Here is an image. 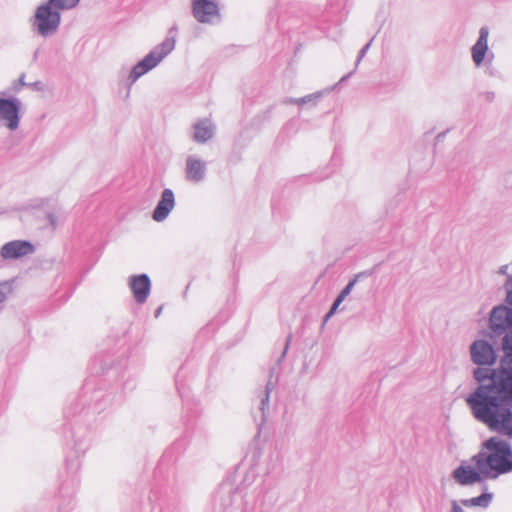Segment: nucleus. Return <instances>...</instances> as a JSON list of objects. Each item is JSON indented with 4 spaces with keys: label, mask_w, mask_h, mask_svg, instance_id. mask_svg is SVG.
Wrapping results in <instances>:
<instances>
[{
    "label": "nucleus",
    "mask_w": 512,
    "mask_h": 512,
    "mask_svg": "<svg viewBox=\"0 0 512 512\" xmlns=\"http://www.w3.org/2000/svg\"><path fill=\"white\" fill-rule=\"evenodd\" d=\"M27 87H31L35 91H42L44 84L41 81H35L32 83H27Z\"/></svg>",
    "instance_id": "obj_20"
},
{
    "label": "nucleus",
    "mask_w": 512,
    "mask_h": 512,
    "mask_svg": "<svg viewBox=\"0 0 512 512\" xmlns=\"http://www.w3.org/2000/svg\"><path fill=\"white\" fill-rule=\"evenodd\" d=\"M186 179L188 181L199 183L205 179L206 163L194 156H188L186 159Z\"/></svg>",
    "instance_id": "obj_13"
},
{
    "label": "nucleus",
    "mask_w": 512,
    "mask_h": 512,
    "mask_svg": "<svg viewBox=\"0 0 512 512\" xmlns=\"http://www.w3.org/2000/svg\"><path fill=\"white\" fill-rule=\"evenodd\" d=\"M25 76H26V75H25V73H22V74L20 75V77L18 78V80H17V84H18L19 86H21V87H22V86H27V83L25 82Z\"/></svg>",
    "instance_id": "obj_22"
},
{
    "label": "nucleus",
    "mask_w": 512,
    "mask_h": 512,
    "mask_svg": "<svg viewBox=\"0 0 512 512\" xmlns=\"http://www.w3.org/2000/svg\"><path fill=\"white\" fill-rule=\"evenodd\" d=\"M473 465L462 463L453 471V478L460 485H472L482 481L484 473L473 462Z\"/></svg>",
    "instance_id": "obj_8"
},
{
    "label": "nucleus",
    "mask_w": 512,
    "mask_h": 512,
    "mask_svg": "<svg viewBox=\"0 0 512 512\" xmlns=\"http://www.w3.org/2000/svg\"><path fill=\"white\" fill-rule=\"evenodd\" d=\"M355 280H352L348 283V285L341 291L335 302L333 303L330 311L327 313L325 317V321H327L337 310L338 306L344 301V299L350 294L354 284Z\"/></svg>",
    "instance_id": "obj_15"
},
{
    "label": "nucleus",
    "mask_w": 512,
    "mask_h": 512,
    "mask_svg": "<svg viewBox=\"0 0 512 512\" xmlns=\"http://www.w3.org/2000/svg\"><path fill=\"white\" fill-rule=\"evenodd\" d=\"M325 91H317L312 94H308L304 97H300L297 100V105L302 106L304 104L316 105L317 101L323 96Z\"/></svg>",
    "instance_id": "obj_17"
},
{
    "label": "nucleus",
    "mask_w": 512,
    "mask_h": 512,
    "mask_svg": "<svg viewBox=\"0 0 512 512\" xmlns=\"http://www.w3.org/2000/svg\"><path fill=\"white\" fill-rule=\"evenodd\" d=\"M24 113L23 103L19 98L0 97V126L11 132L18 130Z\"/></svg>",
    "instance_id": "obj_5"
},
{
    "label": "nucleus",
    "mask_w": 512,
    "mask_h": 512,
    "mask_svg": "<svg viewBox=\"0 0 512 512\" xmlns=\"http://www.w3.org/2000/svg\"><path fill=\"white\" fill-rule=\"evenodd\" d=\"M447 132H448V130H446V131H443V132L439 133V134L435 137V141H436V142L442 141V140L445 138V136H446Z\"/></svg>",
    "instance_id": "obj_25"
},
{
    "label": "nucleus",
    "mask_w": 512,
    "mask_h": 512,
    "mask_svg": "<svg viewBox=\"0 0 512 512\" xmlns=\"http://www.w3.org/2000/svg\"><path fill=\"white\" fill-rule=\"evenodd\" d=\"M505 289L509 306L495 307L490 315L492 332L504 335L500 366L474 371L479 386L466 398V403L475 419L489 430L512 439V277L507 279Z\"/></svg>",
    "instance_id": "obj_1"
},
{
    "label": "nucleus",
    "mask_w": 512,
    "mask_h": 512,
    "mask_svg": "<svg viewBox=\"0 0 512 512\" xmlns=\"http://www.w3.org/2000/svg\"><path fill=\"white\" fill-rule=\"evenodd\" d=\"M352 73H353V72H349L348 74L344 75V76L340 79L339 83H342V82L346 81V80H347V79L352 75Z\"/></svg>",
    "instance_id": "obj_28"
},
{
    "label": "nucleus",
    "mask_w": 512,
    "mask_h": 512,
    "mask_svg": "<svg viewBox=\"0 0 512 512\" xmlns=\"http://www.w3.org/2000/svg\"><path fill=\"white\" fill-rule=\"evenodd\" d=\"M374 38L370 39V41L365 44L359 51L358 53V56H357V59H356V66H358V64L361 62L362 58L366 55V53L368 52L370 46H371V43L373 41Z\"/></svg>",
    "instance_id": "obj_18"
},
{
    "label": "nucleus",
    "mask_w": 512,
    "mask_h": 512,
    "mask_svg": "<svg viewBox=\"0 0 512 512\" xmlns=\"http://www.w3.org/2000/svg\"><path fill=\"white\" fill-rule=\"evenodd\" d=\"M175 194L172 189L165 188L152 211V219L156 222H163L168 218L175 207Z\"/></svg>",
    "instance_id": "obj_7"
},
{
    "label": "nucleus",
    "mask_w": 512,
    "mask_h": 512,
    "mask_svg": "<svg viewBox=\"0 0 512 512\" xmlns=\"http://www.w3.org/2000/svg\"><path fill=\"white\" fill-rule=\"evenodd\" d=\"M276 205H277V202H276L275 198L273 197L271 200V207H272L273 213L276 212Z\"/></svg>",
    "instance_id": "obj_27"
},
{
    "label": "nucleus",
    "mask_w": 512,
    "mask_h": 512,
    "mask_svg": "<svg viewBox=\"0 0 512 512\" xmlns=\"http://www.w3.org/2000/svg\"><path fill=\"white\" fill-rule=\"evenodd\" d=\"M503 181L506 188H512V171L505 174Z\"/></svg>",
    "instance_id": "obj_21"
},
{
    "label": "nucleus",
    "mask_w": 512,
    "mask_h": 512,
    "mask_svg": "<svg viewBox=\"0 0 512 512\" xmlns=\"http://www.w3.org/2000/svg\"><path fill=\"white\" fill-rule=\"evenodd\" d=\"M43 206V200L41 201V203L39 205H36V206H33L34 208H39V207H42Z\"/></svg>",
    "instance_id": "obj_29"
},
{
    "label": "nucleus",
    "mask_w": 512,
    "mask_h": 512,
    "mask_svg": "<svg viewBox=\"0 0 512 512\" xmlns=\"http://www.w3.org/2000/svg\"><path fill=\"white\" fill-rule=\"evenodd\" d=\"M492 495L491 494H482L478 497L470 498V499H464L461 501L462 505L465 507H487L491 501Z\"/></svg>",
    "instance_id": "obj_16"
},
{
    "label": "nucleus",
    "mask_w": 512,
    "mask_h": 512,
    "mask_svg": "<svg viewBox=\"0 0 512 512\" xmlns=\"http://www.w3.org/2000/svg\"><path fill=\"white\" fill-rule=\"evenodd\" d=\"M178 25L174 23L167 31L165 39L156 45L147 55L138 61L131 69L127 78V93L129 97L131 86L143 75L154 69L166 56H168L176 45Z\"/></svg>",
    "instance_id": "obj_3"
},
{
    "label": "nucleus",
    "mask_w": 512,
    "mask_h": 512,
    "mask_svg": "<svg viewBox=\"0 0 512 512\" xmlns=\"http://www.w3.org/2000/svg\"><path fill=\"white\" fill-rule=\"evenodd\" d=\"M191 14L200 24L222 22L219 0H191Z\"/></svg>",
    "instance_id": "obj_6"
},
{
    "label": "nucleus",
    "mask_w": 512,
    "mask_h": 512,
    "mask_svg": "<svg viewBox=\"0 0 512 512\" xmlns=\"http://www.w3.org/2000/svg\"><path fill=\"white\" fill-rule=\"evenodd\" d=\"M35 245L24 239L5 243L0 249V256H28L35 252Z\"/></svg>",
    "instance_id": "obj_10"
},
{
    "label": "nucleus",
    "mask_w": 512,
    "mask_h": 512,
    "mask_svg": "<svg viewBox=\"0 0 512 512\" xmlns=\"http://www.w3.org/2000/svg\"><path fill=\"white\" fill-rule=\"evenodd\" d=\"M488 36L489 28L487 26H482L479 30V37L476 43L471 48L472 59L477 67L483 64L486 53L489 49Z\"/></svg>",
    "instance_id": "obj_12"
},
{
    "label": "nucleus",
    "mask_w": 512,
    "mask_h": 512,
    "mask_svg": "<svg viewBox=\"0 0 512 512\" xmlns=\"http://www.w3.org/2000/svg\"><path fill=\"white\" fill-rule=\"evenodd\" d=\"M484 473L485 478H497L512 471L511 445L493 436L484 441L478 454L471 460Z\"/></svg>",
    "instance_id": "obj_2"
},
{
    "label": "nucleus",
    "mask_w": 512,
    "mask_h": 512,
    "mask_svg": "<svg viewBox=\"0 0 512 512\" xmlns=\"http://www.w3.org/2000/svg\"><path fill=\"white\" fill-rule=\"evenodd\" d=\"M485 98H486V100H487L488 102H492V101L494 100V98H495V93H494V92H491V91L486 92V93H485Z\"/></svg>",
    "instance_id": "obj_24"
},
{
    "label": "nucleus",
    "mask_w": 512,
    "mask_h": 512,
    "mask_svg": "<svg viewBox=\"0 0 512 512\" xmlns=\"http://www.w3.org/2000/svg\"><path fill=\"white\" fill-rule=\"evenodd\" d=\"M61 12L48 0L41 3L31 18L33 30L42 37L55 35L61 24Z\"/></svg>",
    "instance_id": "obj_4"
},
{
    "label": "nucleus",
    "mask_w": 512,
    "mask_h": 512,
    "mask_svg": "<svg viewBox=\"0 0 512 512\" xmlns=\"http://www.w3.org/2000/svg\"><path fill=\"white\" fill-rule=\"evenodd\" d=\"M192 139L196 143H206L214 136V130L211 125L207 124V120H199L193 125Z\"/></svg>",
    "instance_id": "obj_14"
},
{
    "label": "nucleus",
    "mask_w": 512,
    "mask_h": 512,
    "mask_svg": "<svg viewBox=\"0 0 512 512\" xmlns=\"http://www.w3.org/2000/svg\"><path fill=\"white\" fill-rule=\"evenodd\" d=\"M452 512H464V511L456 502H453Z\"/></svg>",
    "instance_id": "obj_26"
},
{
    "label": "nucleus",
    "mask_w": 512,
    "mask_h": 512,
    "mask_svg": "<svg viewBox=\"0 0 512 512\" xmlns=\"http://www.w3.org/2000/svg\"><path fill=\"white\" fill-rule=\"evenodd\" d=\"M46 218L53 229L57 226V217L52 212H47Z\"/></svg>",
    "instance_id": "obj_19"
},
{
    "label": "nucleus",
    "mask_w": 512,
    "mask_h": 512,
    "mask_svg": "<svg viewBox=\"0 0 512 512\" xmlns=\"http://www.w3.org/2000/svg\"><path fill=\"white\" fill-rule=\"evenodd\" d=\"M472 361L477 365H492L496 361L493 347L483 340L475 341L470 349Z\"/></svg>",
    "instance_id": "obj_9"
},
{
    "label": "nucleus",
    "mask_w": 512,
    "mask_h": 512,
    "mask_svg": "<svg viewBox=\"0 0 512 512\" xmlns=\"http://www.w3.org/2000/svg\"><path fill=\"white\" fill-rule=\"evenodd\" d=\"M14 88H15V90H19V87L17 86V84H15Z\"/></svg>",
    "instance_id": "obj_30"
},
{
    "label": "nucleus",
    "mask_w": 512,
    "mask_h": 512,
    "mask_svg": "<svg viewBox=\"0 0 512 512\" xmlns=\"http://www.w3.org/2000/svg\"><path fill=\"white\" fill-rule=\"evenodd\" d=\"M129 285L136 302L144 303L149 296L151 288L149 277L146 274L132 276Z\"/></svg>",
    "instance_id": "obj_11"
},
{
    "label": "nucleus",
    "mask_w": 512,
    "mask_h": 512,
    "mask_svg": "<svg viewBox=\"0 0 512 512\" xmlns=\"http://www.w3.org/2000/svg\"><path fill=\"white\" fill-rule=\"evenodd\" d=\"M297 100H298V98L287 97V98H285L282 101V103L283 104H296L297 105Z\"/></svg>",
    "instance_id": "obj_23"
}]
</instances>
